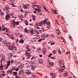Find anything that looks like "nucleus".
Segmentation results:
<instances>
[{
    "label": "nucleus",
    "mask_w": 78,
    "mask_h": 78,
    "mask_svg": "<svg viewBox=\"0 0 78 78\" xmlns=\"http://www.w3.org/2000/svg\"><path fill=\"white\" fill-rule=\"evenodd\" d=\"M30 47L29 46H27L26 49L27 50L25 51V56H27V59L28 60L30 58H31V55H30V53H31V49H30Z\"/></svg>",
    "instance_id": "1"
},
{
    "label": "nucleus",
    "mask_w": 78,
    "mask_h": 78,
    "mask_svg": "<svg viewBox=\"0 0 78 78\" xmlns=\"http://www.w3.org/2000/svg\"><path fill=\"white\" fill-rule=\"evenodd\" d=\"M9 50H11V51H12L13 52L16 51V47L12 46H11L10 45H9Z\"/></svg>",
    "instance_id": "2"
},
{
    "label": "nucleus",
    "mask_w": 78,
    "mask_h": 78,
    "mask_svg": "<svg viewBox=\"0 0 78 78\" xmlns=\"http://www.w3.org/2000/svg\"><path fill=\"white\" fill-rule=\"evenodd\" d=\"M2 60H1L0 62L1 65H0V69H2V68H3V67L5 66V63L4 62L2 63Z\"/></svg>",
    "instance_id": "3"
},
{
    "label": "nucleus",
    "mask_w": 78,
    "mask_h": 78,
    "mask_svg": "<svg viewBox=\"0 0 78 78\" xmlns=\"http://www.w3.org/2000/svg\"><path fill=\"white\" fill-rule=\"evenodd\" d=\"M65 70V67L64 66H62L61 67V68L59 69V71L60 72H62V71Z\"/></svg>",
    "instance_id": "4"
},
{
    "label": "nucleus",
    "mask_w": 78,
    "mask_h": 78,
    "mask_svg": "<svg viewBox=\"0 0 78 78\" xmlns=\"http://www.w3.org/2000/svg\"><path fill=\"white\" fill-rule=\"evenodd\" d=\"M42 22H40V23H37L35 27L36 28H37V26H42Z\"/></svg>",
    "instance_id": "5"
},
{
    "label": "nucleus",
    "mask_w": 78,
    "mask_h": 78,
    "mask_svg": "<svg viewBox=\"0 0 78 78\" xmlns=\"http://www.w3.org/2000/svg\"><path fill=\"white\" fill-rule=\"evenodd\" d=\"M8 42H7V41L5 40V41H2V43L3 45H8Z\"/></svg>",
    "instance_id": "6"
},
{
    "label": "nucleus",
    "mask_w": 78,
    "mask_h": 78,
    "mask_svg": "<svg viewBox=\"0 0 78 78\" xmlns=\"http://www.w3.org/2000/svg\"><path fill=\"white\" fill-rule=\"evenodd\" d=\"M5 18L6 20H9V18H10V16L9 14H7L5 15Z\"/></svg>",
    "instance_id": "7"
},
{
    "label": "nucleus",
    "mask_w": 78,
    "mask_h": 78,
    "mask_svg": "<svg viewBox=\"0 0 78 78\" xmlns=\"http://www.w3.org/2000/svg\"><path fill=\"white\" fill-rule=\"evenodd\" d=\"M9 56L8 57L9 59H11L12 58V56H13V54L12 53H9Z\"/></svg>",
    "instance_id": "8"
},
{
    "label": "nucleus",
    "mask_w": 78,
    "mask_h": 78,
    "mask_svg": "<svg viewBox=\"0 0 78 78\" xmlns=\"http://www.w3.org/2000/svg\"><path fill=\"white\" fill-rule=\"evenodd\" d=\"M10 65V60H9L8 62L7 63V66H6V69H8V66Z\"/></svg>",
    "instance_id": "9"
},
{
    "label": "nucleus",
    "mask_w": 78,
    "mask_h": 78,
    "mask_svg": "<svg viewBox=\"0 0 78 78\" xmlns=\"http://www.w3.org/2000/svg\"><path fill=\"white\" fill-rule=\"evenodd\" d=\"M23 73H24V72L23 70H20L19 72V75H20L23 74Z\"/></svg>",
    "instance_id": "10"
},
{
    "label": "nucleus",
    "mask_w": 78,
    "mask_h": 78,
    "mask_svg": "<svg viewBox=\"0 0 78 78\" xmlns=\"http://www.w3.org/2000/svg\"><path fill=\"white\" fill-rule=\"evenodd\" d=\"M10 9V8H9V6L7 5L6 6L4 10H6V9Z\"/></svg>",
    "instance_id": "11"
},
{
    "label": "nucleus",
    "mask_w": 78,
    "mask_h": 78,
    "mask_svg": "<svg viewBox=\"0 0 78 78\" xmlns=\"http://www.w3.org/2000/svg\"><path fill=\"white\" fill-rule=\"evenodd\" d=\"M43 61H44V60L42 59H40L39 60V62L40 64H42Z\"/></svg>",
    "instance_id": "12"
},
{
    "label": "nucleus",
    "mask_w": 78,
    "mask_h": 78,
    "mask_svg": "<svg viewBox=\"0 0 78 78\" xmlns=\"http://www.w3.org/2000/svg\"><path fill=\"white\" fill-rule=\"evenodd\" d=\"M47 22V19H45L44 20L43 22L44 25H45V24H46Z\"/></svg>",
    "instance_id": "13"
},
{
    "label": "nucleus",
    "mask_w": 78,
    "mask_h": 78,
    "mask_svg": "<svg viewBox=\"0 0 78 78\" xmlns=\"http://www.w3.org/2000/svg\"><path fill=\"white\" fill-rule=\"evenodd\" d=\"M1 61L3 62V61H5V56H2Z\"/></svg>",
    "instance_id": "14"
},
{
    "label": "nucleus",
    "mask_w": 78,
    "mask_h": 78,
    "mask_svg": "<svg viewBox=\"0 0 78 78\" xmlns=\"http://www.w3.org/2000/svg\"><path fill=\"white\" fill-rule=\"evenodd\" d=\"M34 9H35L36 11H37L38 12H39L40 11H41V10H40V9H37L36 8H34Z\"/></svg>",
    "instance_id": "15"
},
{
    "label": "nucleus",
    "mask_w": 78,
    "mask_h": 78,
    "mask_svg": "<svg viewBox=\"0 0 78 78\" xmlns=\"http://www.w3.org/2000/svg\"><path fill=\"white\" fill-rule=\"evenodd\" d=\"M2 28V29H1V30H2V31H5V30H6V28H5V27H4L3 25Z\"/></svg>",
    "instance_id": "16"
},
{
    "label": "nucleus",
    "mask_w": 78,
    "mask_h": 78,
    "mask_svg": "<svg viewBox=\"0 0 78 78\" xmlns=\"http://www.w3.org/2000/svg\"><path fill=\"white\" fill-rule=\"evenodd\" d=\"M50 75H51V76H53L54 77H53V78H55V76H56L55 75H54V74H53V73H51Z\"/></svg>",
    "instance_id": "17"
},
{
    "label": "nucleus",
    "mask_w": 78,
    "mask_h": 78,
    "mask_svg": "<svg viewBox=\"0 0 78 78\" xmlns=\"http://www.w3.org/2000/svg\"><path fill=\"white\" fill-rule=\"evenodd\" d=\"M30 73H31V71L30 70H27L26 72V74L27 75H28V74L29 75V74H30Z\"/></svg>",
    "instance_id": "18"
},
{
    "label": "nucleus",
    "mask_w": 78,
    "mask_h": 78,
    "mask_svg": "<svg viewBox=\"0 0 78 78\" xmlns=\"http://www.w3.org/2000/svg\"><path fill=\"white\" fill-rule=\"evenodd\" d=\"M23 7L25 9H27V8H28L26 4L25 5L23 4Z\"/></svg>",
    "instance_id": "19"
},
{
    "label": "nucleus",
    "mask_w": 78,
    "mask_h": 78,
    "mask_svg": "<svg viewBox=\"0 0 78 78\" xmlns=\"http://www.w3.org/2000/svg\"><path fill=\"white\" fill-rule=\"evenodd\" d=\"M4 11H5V12L7 14L9 13V11L8 9L4 10Z\"/></svg>",
    "instance_id": "20"
},
{
    "label": "nucleus",
    "mask_w": 78,
    "mask_h": 78,
    "mask_svg": "<svg viewBox=\"0 0 78 78\" xmlns=\"http://www.w3.org/2000/svg\"><path fill=\"white\" fill-rule=\"evenodd\" d=\"M33 6H36V7H38V5H36V3H33Z\"/></svg>",
    "instance_id": "21"
},
{
    "label": "nucleus",
    "mask_w": 78,
    "mask_h": 78,
    "mask_svg": "<svg viewBox=\"0 0 78 78\" xmlns=\"http://www.w3.org/2000/svg\"><path fill=\"white\" fill-rule=\"evenodd\" d=\"M32 77H33V78H37L38 77V76H37V75H32Z\"/></svg>",
    "instance_id": "22"
},
{
    "label": "nucleus",
    "mask_w": 78,
    "mask_h": 78,
    "mask_svg": "<svg viewBox=\"0 0 78 78\" xmlns=\"http://www.w3.org/2000/svg\"><path fill=\"white\" fill-rule=\"evenodd\" d=\"M24 22H25L26 25V26L28 25V21H27V20H25Z\"/></svg>",
    "instance_id": "23"
},
{
    "label": "nucleus",
    "mask_w": 78,
    "mask_h": 78,
    "mask_svg": "<svg viewBox=\"0 0 78 78\" xmlns=\"http://www.w3.org/2000/svg\"><path fill=\"white\" fill-rule=\"evenodd\" d=\"M63 62H63V61L62 60H60L59 61V63L60 64H63Z\"/></svg>",
    "instance_id": "24"
},
{
    "label": "nucleus",
    "mask_w": 78,
    "mask_h": 78,
    "mask_svg": "<svg viewBox=\"0 0 78 78\" xmlns=\"http://www.w3.org/2000/svg\"><path fill=\"white\" fill-rule=\"evenodd\" d=\"M7 72H8L9 73H12V70H7Z\"/></svg>",
    "instance_id": "25"
},
{
    "label": "nucleus",
    "mask_w": 78,
    "mask_h": 78,
    "mask_svg": "<svg viewBox=\"0 0 78 78\" xmlns=\"http://www.w3.org/2000/svg\"><path fill=\"white\" fill-rule=\"evenodd\" d=\"M24 31L25 33H28V30L27 29L25 28L24 29Z\"/></svg>",
    "instance_id": "26"
},
{
    "label": "nucleus",
    "mask_w": 78,
    "mask_h": 78,
    "mask_svg": "<svg viewBox=\"0 0 78 78\" xmlns=\"http://www.w3.org/2000/svg\"><path fill=\"white\" fill-rule=\"evenodd\" d=\"M41 50V48H38L37 51V52H40Z\"/></svg>",
    "instance_id": "27"
},
{
    "label": "nucleus",
    "mask_w": 78,
    "mask_h": 78,
    "mask_svg": "<svg viewBox=\"0 0 78 78\" xmlns=\"http://www.w3.org/2000/svg\"><path fill=\"white\" fill-rule=\"evenodd\" d=\"M23 39H21L20 41H19V42H20V43H23Z\"/></svg>",
    "instance_id": "28"
},
{
    "label": "nucleus",
    "mask_w": 78,
    "mask_h": 78,
    "mask_svg": "<svg viewBox=\"0 0 78 78\" xmlns=\"http://www.w3.org/2000/svg\"><path fill=\"white\" fill-rule=\"evenodd\" d=\"M31 69H32V70H35V66H32L31 67Z\"/></svg>",
    "instance_id": "29"
},
{
    "label": "nucleus",
    "mask_w": 78,
    "mask_h": 78,
    "mask_svg": "<svg viewBox=\"0 0 78 78\" xmlns=\"http://www.w3.org/2000/svg\"><path fill=\"white\" fill-rule=\"evenodd\" d=\"M26 6H27V8H30V5L29 4H26Z\"/></svg>",
    "instance_id": "30"
},
{
    "label": "nucleus",
    "mask_w": 78,
    "mask_h": 78,
    "mask_svg": "<svg viewBox=\"0 0 78 78\" xmlns=\"http://www.w3.org/2000/svg\"><path fill=\"white\" fill-rule=\"evenodd\" d=\"M49 64L50 65H51V66H53L54 64V63L51 62H50Z\"/></svg>",
    "instance_id": "31"
},
{
    "label": "nucleus",
    "mask_w": 78,
    "mask_h": 78,
    "mask_svg": "<svg viewBox=\"0 0 78 78\" xmlns=\"http://www.w3.org/2000/svg\"><path fill=\"white\" fill-rule=\"evenodd\" d=\"M34 32L35 33H36L37 34H39V32H38V31H37L36 30H34Z\"/></svg>",
    "instance_id": "32"
},
{
    "label": "nucleus",
    "mask_w": 78,
    "mask_h": 78,
    "mask_svg": "<svg viewBox=\"0 0 78 78\" xmlns=\"http://www.w3.org/2000/svg\"><path fill=\"white\" fill-rule=\"evenodd\" d=\"M42 51L44 53H46V49H43Z\"/></svg>",
    "instance_id": "33"
},
{
    "label": "nucleus",
    "mask_w": 78,
    "mask_h": 78,
    "mask_svg": "<svg viewBox=\"0 0 78 78\" xmlns=\"http://www.w3.org/2000/svg\"><path fill=\"white\" fill-rule=\"evenodd\" d=\"M17 72H13V74L14 75H17Z\"/></svg>",
    "instance_id": "34"
},
{
    "label": "nucleus",
    "mask_w": 78,
    "mask_h": 78,
    "mask_svg": "<svg viewBox=\"0 0 78 78\" xmlns=\"http://www.w3.org/2000/svg\"><path fill=\"white\" fill-rule=\"evenodd\" d=\"M6 33H9V30H8V29H7V28H6Z\"/></svg>",
    "instance_id": "35"
},
{
    "label": "nucleus",
    "mask_w": 78,
    "mask_h": 78,
    "mask_svg": "<svg viewBox=\"0 0 78 78\" xmlns=\"http://www.w3.org/2000/svg\"><path fill=\"white\" fill-rule=\"evenodd\" d=\"M58 52L59 53V54H61V51H60V49H58Z\"/></svg>",
    "instance_id": "36"
},
{
    "label": "nucleus",
    "mask_w": 78,
    "mask_h": 78,
    "mask_svg": "<svg viewBox=\"0 0 78 78\" xmlns=\"http://www.w3.org/2000/svg\"><path fill=\"white\" fill-rule=\"evenodd\" d=\"M3 14H4V13H3V12H2L0 14V16L2 17L3 16Z\"/></svg>",
    "instance_id": "37"
},
{
    "label": "nucleus",
    "mask_w": 78,
    "mask_h": 78,
    "mask_svg": "<svg viewBox=\"0 0 78 78\" xmlns=\"http://www.w3.org/2000/svg\"><path fill=\"white\" fill-rule=\"evenodd\" d=\"M34 30L33 29H31L29 31H30V32H33Z\"/></svg>",
    "instance_id": "38"
},
{
    "label": "nucleus",
    "mask_w": 78,
    "mask_h": 78,
    "mask_svg": "<svg viewBox=\"0 0 78 78\" xmlns=\"http://www.w3.org/2000/svg\"><path fill=\"white\" fill-rule=\"evenodd\" d=\"M53 53L54 54H55V53H56V51L55 50H54L53 51Z\"/></svg>",
    "instance_id": "39"
},
{
    "label": "nucleus",
    "mask_w": 78,
    "mask_h": 78,
    "mask_svg": "<svg viewBox=\"0 0 78 78\" xmlns=\"http://www.w3.org/2000/svg\"><path fill=\"white\" fill-rule=\"evenodd\" d=\"M16 25H19V22H17L15 23Z\"/></svg>",
    "instance_id": "40"
},
{
    "label": "nucleus",
    "mask_w": 78,
    "mask_h": 78,
    "mask_svg": "<svg viewBox=\"0 0 78 78\" xmlns=\"http://www.w3.org/2000/svg\"><path fill=\"white\" fill-rule=\"evenodd\" d=\"M46 24L47 25H50V22L49 21H48L47 23H46Z\"/></svg>",
    "instance_id": "41"
},
{
    "label": "nucleus",
    "mask_w": 78,
    "mask_h": 78,
    "mask_svg": "<svg viewBox=\"0 0 78 78\" xmlns=\"http://www.w3.org/2000/svg\"><path fill=\"white\" fill-rule=\"evenodd\" d=\"M11 63H13V62H14V60H13V59H12L11 60Z\"/></svg>",
    "instance_id": "42"
},
{
    "label": "nucleus",
    "mask_w": 78,
    "mask_h": 78,
    "mask_svg": "<svg viewBox=\"0 0 78 78\" xmlns=\"http://www.w3.org/2000/svg\"><path fill=\"white\" fill-rule=\"evenodd\" d=\"M34 56H32L31 59V60H33V59H34Z\"/></svg>",
    "instance_id": "43"
},
{
    "label": "nucleus",
    "mask_w": 78,
    "mask_h": 78,
    "mask_svg": "<svg viewBox=\"0 0 78 78\" xmlns=\"http://www.w3.org/2000/svg\"><path fill=\"white\" fill-rule=\"evenodd\" d=\"M51 59H55V58L54 57H51L50 58Z\"/></svg>",
    "instance_id": "44"
},
{
    "label": "nucleus",
    "mask_w": 78,
    "mask_h": 78,
    "mask_svg": "<svg viewBox=\"0 0 78 78\" xmlns=\"http://www.w3.org/2000/svg\"><path fill=\"white\" fill-rule=\"evenodd\" d=\"M64 75H65V76H68V74H67V73H64Z\"/></svg>",
    "instance_id": "45"
},
{
    "label": "nucleus",
    "mask_w": 78,
    "mask_h": 78,
    "mask_svg": "<svg viewBox=\"0 0 78 78\" xmlns=\"http://www.w3.org/2000/svg\"><path fill=\"white\" fill-rule=\"evenodd\" d=\"M42 38H41V39H39L38 40V42H41V41H42Z\"/></svg>",
    "instance_id": "46"
},
{
    "label": "nucleus",
    "mask_w": 78,
    "mask_h": 78,
    "mask_svg": "<svg viewBox=\"0 0 78 78\" xmlns=\"http://www.w3.org/2000/svg\"><path fill=\"white\" fill-rule=\"evenodd\" d=\"M16 69V68L15 67H13L12 68V70H14Z\"/></svg>",
    "instance_id": "47"
},
{
    "label": "nucleus",
    "mask_w": 78,
    "mask_h": 78,
    "mask_svg": "<svg viewBox=\"0 0 78 78\" xmlns=\"http://www.w3.org/2000/svg\"><path fill=\"white\" fill-rule=\"evenodd\" d=\"M51 55H52V54H50L49 55H48V57L49 58H50V57L51 56Z\"/></svg>",
    "instance_id": "48"
},
{
    "label": "nucleus",
    "mask_w": 78,
    "mask_h": 78,
    "mask_svg": "<svg viewBox=\"0 0 78 78\" xmlns=\"http://www.w3.org/2000/svg\"><path fill=\"white\" fill-rule=\"evenodd\" d=\"M46 31H50V29H47Z\"/></svg>",
    "instance_id": "49"
},
{
    "label": "nucleus",
    "mask_w": 78,
    "mask_h": 78,
    "mask_svg": "<svg viewBox=\"0 0 78 78\" xmlns=\"http://www.w3.org/2000/svg\"><path fill=\"white\" fill-rule=\"evenodd\" d=\"M44 7L43 8L45 10V11H46V8H45V6H43Z\"/></svg>",
    "instance_id": "50"
},
{
    "label": "nucleus",
    "mask_w": 78,
    "mask_h": 78,
    "mask_svg": "<svg viewBox=\"0 0 78 78\" xmlns=\"http://www.w3.org/2000/svg\"><path fill=\"white\" fill-rule=\"evenodd\" d=\"M32 19H33V20H34H34H35V19H36V17L33 18Z\"/></svg>",
    "instance_id": "51"
},
{
    "label": "nucleus",
    "mask_w": 78,
    "mask_h": 78,
    "mask_svg": "<svg viewBox=\"0 0 78 78\" xmlns=\"http://www.w3.org/2000/svg\"><path fill=\"white\" fill-rule=\"evenodd\" d=\"M18 41H19V39H16V43L17 42H18Z\"/></svg>",
    "instance_id": "52"
},
{
    "label": "nucleus",
    "mask_w": 78,
    "mask_h": 78,
    "mask_svg": "<svg viewBox=\"0 0 78 78\" xmlns=\"http://www.w3.org/2000/svg\"><path fill=\"white\" fill-rule=\"evenodd\" d=\"M20 11L21 12H23V9H21L20 10Z\"/></svg>",
    "instance_id": "53"
},
{
    "label": "nucleus",
    "mask_w": 78,
    "mask_h": 78,
    "mask_svg": "<svg viewBox=\"0 0 78 78\" xmlns=\"http://www.w3.org/2000/svg\"><path fill=\"white\" fill-rule=\"evenodd\" d=\"M32 16L33 18H34V17H36V16H34L33 15H32Z\"/></svg>",
    "instance_id": "54"
},
{
    "label": "nucleus",
    "mask_w": 78,
    "mask_h": 78,
    "mask_svg": "<svg viewBox=\"0 0 78 78\" xmlns=\"http://www.w3.org/2000/svg\"><path fill=\"white\" fill-rule=\"evenodd\" d=\"M2 76H5V74H2Z\"/></svg>",
    "instance_id": "55"
},
{
    "label": "nucleus",
    "mask_w": 78,
    "mask_h": 78,
    "mask_svg": "<svg viewBox=\"0 0 78 78\" xmlns=\"http://www.w3.org/2000/svg\"><path fill=\"white\" fill-rule=\"evenodd\" d=\"M19 70V68H16V71H17Z\"/></svg>",
    "instance_id": "56"
},
{
    "label": "nucleus",
    "mask_w": 78,
    "mask_h": 78,
    "mask_svg": "<svg viewBox=\"0 0 78 78\" xmlns=\"http://www.w3.org/2000/svg\"><path fill=\"white\" fill-rule=\"evenodd\" d=\"M51 45H55V43H53L51 44Z\"/></svg>",
    "instance_id": "57"
},
{
    "label": "nucleus",
    "mask_w": 78,
    "mask_h": 78,
    "mask_svg": "<svg viewBox=\"0 0 78 78\" xmlns=\"http://www.w3.org/2000/svg\"><path fill=\"white\" fill-rule=\"evenodd\" d=\"M43 30V29L40 30H39V31H40V32H41V33H42V31Z\"/></svg>",
    "instance_id": "58"
},
{
    "label": "nucleus",
    "mask_w": 78,
    "mask_h": 78,
    "mask_svg": "<svg viewBox=\"0 0 78 78\" xmlns=\"http://www.w3.org/2000/svg\"><path fill=\"white\" fill-rule=\"evenodd\" d=\"M45 36H46V37H49V35L47 34Z\"/></svg>",
    "instance_id": "59"
},
{
    "label": "nucleus",
    "mask_w": 78,
    "mask_h": 78,
    "mask_svg": "<svg viewBox=\"0 0 78 78\" xmlns=\"http://www.w3.org/2000/svg\"><path fill=\"white\" fill-rule=\"evenodd\" d=\"M30 34H32V35H33V32H30Z\"/></svg>",
    "instance_id": "60"
},
{
    "label": "nucleus",
    "mask_w": 78,
    "mask_h": 78,
    "mask_svg": "<svg viewBox=\"0 0 78 78\" xmlns=\"http://www.w3.org/2000/svg\"><path fill=\"white\" fill-rule=\"evenodd\" d=\"M54 12H55V14H57V12H56V10H55L54 11Z\"/></svg>",
    "instance_id": "61"
},
{
    "label": "nucleus",
    "mask_w": 78,
    "mask_h": 78,
    "mask_svg": "<svg viewBox=\"0 0 78 78\" xmlns=\"http://www.w3.org/2000/svg\"><path fill=\"white\" fill-rule=\"evenodd\" d=\"M15 78H20L18 77V76H17V75H16V76H15Z\"/></svg>",
    "instance_id": "62"
},
{
    "label": "nucleus",
    "mask_w": 78,
    "mask_h": 78,
    "mask_svg": "<svg viewBox=\"0 0 78 78\" xmlns=\"http://www.w3.org/2000/svg\"><path fill=\"white\" fill-rule=\"evenodd\" d=\"M6 35L7 36H8V37H9V35H8V33H6Z\"/></svg>",
    "instance_id": "63"
},
{
    "label": "nucleus",
    "mask_w": 78,
    "mask_h": 78,
    "mask_svg": "<svg viewBox=\"0 0 78 78\" xmlns=\"http://www.w3.org/2000/svg\"><path fill=\"white\" fill-rule=\"evenodd\" d=\"M69 39H71V38H72V37H71V36H69Z\"/></svg>",
    "instance_id": "64"
}]
</instances>
